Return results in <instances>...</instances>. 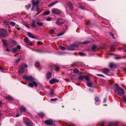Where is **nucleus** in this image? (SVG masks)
Segmentation results:
<instances>
[{
    "label": "nucleus",
    "instance_id": "f03ea898",
    "mask_svg": "<svg viewBox=\"0 0 126 126\" xmlns=\"http://www.w3.org/2000/svg\"><path fill=\"white\" fill-rule=\"evenodd\" d=\"M24 122L27 126H33L34 124L28 119L25 118L24 120Z\"/></svg>",
    "mask_w": 126,
    "mask_h": 126
},
{
    "label": "nucleus",
    "instance_id": "603ef678",
    "mask_svg": "<svg viewBox=\"0 0 126 126\" xmlns=\"http://www.w3.org/2000/svg\"><path fill=\"white\" fill-rule=\"evenodd\" d=\"M73 45L74 46V47H75H75H79V46L76 44H73Z\"/></svg>",
    "mask_w": 126,
    "mask_h": 126
},
{
    "label": "nucleus",
    "instance_id": "9d476101",
    "mask_svg": "<svg viewBox=\"0 0 126 126\" xmlns=\"http://www.w3.org/2000/svg\"><path fill=\"white\" fill-rule=\"evenodd\" d=\"M19 67L20 69H24L25 68L27 67V65L25 63H22L20 65Z\"/></svg>",
    "mask_w": 126,
    "mask_h": 126
},
{
    "label": "nucleus",
    "instance_id": "5fc2aeb1",
    "mask_svg": "<svg viewBox=\"0 0 126 126\" xmlns=\"http://www.w3.org/2000/svg\"><path fill=\"white\" fill-rule=\"evenodd\" d=\"M21 115V114H19V113H18L16 115V117H18L20 115Z\"/></svg>",
    "mask_w": 126,
    "mask_h": 126
},
{
    "label": "nucleus",
    "instance_id": "3c124183",
    "mask_svg": "<svg viewBox=\"0 0 126 126\" xmlns=\"http://www.w3.org/2000/svg\"><path fill=\"white\" fill-rule=\"evenodd\" d=\"M16 48H17V49H20L21 48V47L20 45H18L17 46Z\"/></svg>",
    "mask_w": 126,
    "mask_h": 126
},
{
    "label": "nucleus",
    "instance_id": "473e14b6",
    "mask_svg": "<svg viewBox=\"0 0 126 126\" xmlns=\"http://www.w3.org/2000/svg\"><path fill=\"white\" fill-rule=\"evenodd\" d=\"M110 36H112L113 39H115L114 35L113 33L111 32H110Z\"/></svg>",
    "mask_w": 126,
    "mask_h": 126
},
{
    "label": "nucleus",
    "instance_id": "a878e982",
    "mask_svg": "<svg viewBox=\"0 0 126 126\" xmlns=\"http://www.w3.org/2000/svg\"><path fill=\"white\" fill-rule=\"evenodd\" d=\"M52 68L55 69L56 70H57L59 69V67L58 66L55 65L52 66Z\"/></svg>",
    "mask_w": 126,
    "mask_h": 126
},
{
    "label": "nucleus",
    "instance_id": "f704fd0d",
    "mask_svg": "<svg viewBox=\"0 0 126 126\" xmlns=\"http://www.w3.org/2000/svg\"><path fill=\"white\" fill-rule=\"evenodd\" d=\"M50 13V12L49 11H48L44 12L43 14L44 15H47L49 14Z\"/></svg>",
    "mask_w": 126,
    "mask_h": 126
},
{
    "label": "nucleus",
    "instance_id": "864d4df0",
    "mask_svg": "<svg viewBox=\"0 0 126 126\" xmlns=\"http://www.w3.org/2000/svg\"><path fill=\"white\" fill-rule=\"evenodd\" d=\"M123 98L124 99V102H126V96H124Z\"/></svg>",
    "mask_w": 126,
    "mask_h": 126
},
{
    "label": "nucleus",
    "instance_id": "7ed1b4c3",
    "mask_svg": "<svg viewBox=\"0 0 126 126\" xmlns=\"http://www.w3.org/2000/svg\"><path fill=\"white\" fill-rule=\"evenodd\" d=\"M23 78L26 81H31L35 80L31 76H27L25 75L23 76Z\"/></svg>",
    "mask_w": 126,
    "mask_h": 126
},
{
    "label": "nucleus",
    "instance_id": "cd10ccee",
    "mask_svg": "<svg viewBox=\"0 0 126 126\" xmlns=\"http://www.w3.org/2000/svg\"><path fill=\"white\" fill-rule=\"evenodd\" d=\"M87 85L88 86L91 87L92 86V83L90 81H89L87 83Z\"/></svg>",
    "mask_w": 126,
    "mask_h": 126
},
{
    "label": "nucleus",
    "instance_id": "4be33fe9",
    "mask_svg": "<svg viewBox=\"0 0 126 126\" xmlns=\"http://www.w3.org/2000/svg\"><path fill=\"white\" fill-rule=\"evenodd\" d=\"M85 77L82 76H80L78 78V79L79 80H82L85 79Z\"/></svg>",
    "mask_w": 126,
    "mask_h": 126
},
{
    "label": "nucleus",
    "instance_id": "ddd939ff",
    "mask_svg": "<svg viewBox=\"0 0 126 126\" xmlns=\"http://www.w3.org/2000/svg\"><path fill=\"white\" fill-rule=\"evenodd\" d=\"M52 74L50 72H48L46 75V78L48 80L50 79L51 77Z\"/></svg>",
    "mask_w": 126,
    "mask_h": 126
},
{
    "label": "nucleus",
    "instance_id": "393cba45",
    "mask_svg": "<svg viewBox=\"0 0 126 126\" xmlns=\"http://www.w3.org/2000/svg\"><path fill=\"white\" fill-rule=\"evenodd\" d=\"M37 24L39 26H42L43 25V23L42 22L38 21L37 22Z\"/></svg>",
    "mask_w": 126,
    "mask_h": 126
},
{
    "label": "nucleus",
    "instance_id": "58836bf2",
    "mask_svg": "<svg viewBox=\"0 0 126 126\" xmlns=\"http://www.w3.org/2000/svg\"><path fill=\"white\" fill-rule=\"evenodd\" d=\"M10 24L12 26H14L16 25L15 23L14 22H11L10 23Z\"/></svg>",
    "mask_w": 126,
    "mask_h": 126
},
{
    "label": "nucleus",
    "instance_id": "e433bc0d",
    "mask_svg": "<svg viewBox=\"0 0 126 126\" xmlns=\"http://www.w3.org/2000/svg\"><path fill=\"white\" fill-rule=\"evenodd\" d=\"M55 28L52 29L50 30V32L51 34H53L55 30Z\"/></svg>",
    "mask_w": 126,
    "mask_h": 126
},
{
    "label": "nucleus",
    "instance_id": "9b49d317",
    "mask_svg": "<svg viewBox=\"0 0 126 126\" xmlns=\"http://www.w3.org/2000/svg\"><path fill=\"white\" fill-rule=\"evenodd\" d=\"M41 0H37L36 2H35L34 1H32V4L35 6H38V4L40 2Z\"/></svg>",
    "mask_w": 126,
    "mask_h": 126
},
{
    "label": "nucleus",
    "instance_id": "4468645a",
    "mask_svg": "<svg viewBox=\"0 0 126 126\" xmlns=\"http://www.w3.org/2000/svg\"><path fill=\"white\" fill-rule=\"evenodd\" d=\"M24 41L28 45H30L31 44V42L29 41L28 38L26 37L24 38Z\"/></svg>",
    "mask_w": 126,
    "mask_h": 126
},
{
    "label": "nucleus",
    "instance_id": "c756f323",
    "mask_svg": "<svg viewBox=\"0 0 126 126\" xmlns=\"http://www.w3.org/2000/svg\"><path fill=\"white\" fill-rule=\"evenodd\" d=\"M85 79L86 81H90L91 80L90 78L89 77L87 76L85 77Z\"/></svg>",
    "mask_w": 126,
    "mask_h": 126
},
{
    "label": "nucleus",
    "instance_id": "b1692460",
    "mask_svg": "<svg viewBox=\"0 0 126 126\" xmlns=\"http://www.w3.org/2000/svg\"><path fill=\"white\" fill-rule=\"evenodd\" d=\"M97 48V46L93 45L91 49L93 51H96V49Z\"/></svg>",
    "mask_w": 126,
    "mask_h": 126
},
{
    "label": "nucleus",
    "instance_id": "774afa93",
    "mask_svg": "<svg viewBox=\"0 0 126 126\" xmlns=\"http://www.w3.org/2000/svg\"><path fill=\"white\" fill-rule=\"evenodd\" d=\"M106 101V98H105L104 99V102H105Z\"/></svg>",
    "mask_w": 126,
    "mask_h": 126
},
{
    "label": "nucleus",
    "instance_id": "bf43d9fd",
    "mask_svg": "<svg viewBox=\"0 0 126 126\" xmlns=\"http://www.w3.org/2000/svg\"><path fill=\"white\" fill-rule=\"evenodd\" d=\"M39 6L38 5L37 6V7L36 8V11H37L39 10Z\"/></svg>",
    "mask_w": 126,
    "mask_h": 126
},
{
    "label": "nucleus",
    "instance_id": "69168bd1",
    "mask_svg": "<svg viewBox=\"0 0 126 126\" xmlns=\"http://www.w3.org/2000/svg\"><path fill=\"white\" fill-rule=\"evenodd\" d=\"M42 43L41 42H38L37 43V44L38 45H40L42 44Z\"/></svg>",
    "mask_w": 126,
    "mask_h": 126
},
{
    "label": "nucleus",
    "instance_id": "f257e3e1",
    "mask_svg": "<svg viewBox=\"0 0 126 126\" xmlns=\"http://www.w3.org/2000/svg\"><path fill=\"white\" fill-rule=\"evenodd\" d=\"M115 87V92L119 95L121 96L122 94H125L124 90L122 88L120 87L117 84H115L114 85Z\"/></svg>",
    "mask_w": 126,
    "mask_h": 126
},
{
    "label": "nucleus",
    "instance_id": "09e8293b",
    "mask_svg": "<svg viewBox=\"0 0 126 126\" xmlns=\"http://www.w3.org/2000/svg\"><path fill=\"white\" fill-rule=\"evenodd\" d=\"M35 6L33 4V5H32V11H33L34 10V8H35Z\"/></svg>",
    "mask_w": 126,
    "mask_h": 126
},
{
    "label": "nucleus",
    "instance_id": "1a4fd4ad",
    "mask_svg": "<svg viewBox=\"0 0 126 126\" xmlns=\"http://www.w3.org/2000/svg\"><path fill=\"white\" fill-rule=\"evenodd\" d=\"M19 110L21 112H25L26 111V108L23 106H21L19 108Z\"/></svg>",
    "mask_w": 126,
    "mask_h": 126
},
{
    "label": "nucleus",
    "instance_id": "f8f14e48",
    "mask_svg": "<svg viewBox=\"0 0 126 126\" xmlns=\"http://www.w3.org/2000/svg\"><path fill=\"white\" fill-rule=\"evenodd\" d=\"M95 104L96 105L99 104H100V102L99 101V98L98 97H95Z\"/></svg>",
    "mask_w": 126,
    "mask_h": 126
},
{
    "label": "nucleus",
    "instance_id": "2f4dec72",
    "mask_svg": "<svg viewBox=\"0 0 126 126\" xmlns=\"http://www.w3.org/2000/svg\"><path fill=\"white\" fill-rule=\"evenodd\" d=\"M59 48L61 49L62 50H65L66 49V48L65 47L61 46H59Z\"/></svg>",
    "mask_w": 126,
    "mask_h": 126
},
{
    "label": "nucleus",
    "instance_id": "4d7b16f0",
    "mask_svg": "<svg viewBox=\"0 0 126 126\" xmlns=\"http://www.w3.org/2000/svg\"><path fill=\"white\" fill-rule=\"evenodd\" d=\"M78 7L81 9L83 10V8L82 6H81L80 5V6H79Z\"/></svg>",
    "mask_w": 126,
    "mask_h": 126
},
{
    "label": "nucleus",
    "instance_id": "2eb2a0df",
    "mask_svg": "<svg viewBox=\"0 0 126 126\" xmlns=\"http://www.w3.org/2000/svg\"><path fill=\"white\" fill-rule=\"evenodd\" d=\"M58 1L57 0L55 1H54L51 3H50V4L48 5V7H51L56 4V3H58Z\"/></svg>",
    "mask_w": 126,
    "mask_h": 126
},
{
    "label": "nucleus",
    "instance_id": "c9c22d12",
    "mask_svg": "<svg viewBox=\"0 0 126 126\" xmlns=\"http://www.w3.org/2000/svg\"><path fill=\"white\" fill-rule=\"evenodd\" d=\"M79 70L77 69L76 68L74 70V72L75 73H79Z\"/></svg>",
    "mask_w": 126,
    "mask_h": 126
},
{
    "label": "nucleus",
    "instance_id": "20e7f679",
    "mask_svg": "<svg viewBox=\"0 0 126 126\" xmlns=\"http://www.w3.org/2000/svg\"><path fill=\"white\" fill-rule=\"evenodd\" d=\"M32 81V82L30 83L28 85L29 87H32L34 86L35 87H37L38 86V84L36 82L34 81Z\"/></svg>",
    "mask_w": 126,
    "mask_h": 126
},
{
    "label": "nucleus",
    "instance_id": "338daca9",
    "mask_svg": "<svg viewBox=\"0 0 126 126\" xmlns=\"http://www.w3.org/2000/svg\"><path fill=\"white\" fill-rule=\"evenodd\" d=\"M6 50L7 51H10V50L9 49V48H7L6 49Z\"/></svg>",
    "mask_w": 126,
    "mask_h": 126
},
{
    "label": "nucleus",
    "instance_id": "37998d69",
    "mask_svg": "<svg viewBox=\"0 0 126 126\" xmlns=\"http://www.w3.org/2000/svg\"><path fill=\"white\" fill-rule=\"evenodd\" d=\"M79 54L80 56H83L85 55L84 53L81 52L79 53Z\"/></svg>",
    "mask_w": 126,
    "mask_h": 126
},
{
    "label": "nucleus",
    "instance_id": "e2e57ef3",
    "mask_svg": "<svg viewBox=\"0 0 126 126\" xmlns=\"http://www.w3.org/2000/svg\"><path fill=\"white\" fill-rule=\"evenodd\" d=\"M0 70L3 71L4 70V69L2 68V67L0 66Z\"/></svg>",
    "mask_w": 126,
    "mask_h": 126
},
{
    "label": "nucleus",
    "instance_id": "79ce46f5",
    "mask_svg": "<svg viewBox=\"0 0 126 126\" xmlns=\"http://www.w3.org/2000/svg\"><path fill=\"white\" fill-rule=\"evenodd\" d=\"M0 30L2 31H4V32H5V33L7 32V31L6 29H4L1 28L0 29Z\"/></svg>",
    "mask_w": 126,
    "mask_h": 126
},
{
    "label": "nucleus",
    "instance_id": "39448f33",
    "mask_svg": "<svg viewBox=\"0 0 126 126\" xmlns=\"http://www.w3.org/2000/svg\"><path fill=\"white\" fill-rule=\"evenodd\" d=\"M45 123L49 125H51L53 124V121L51 120H48L45 121Z\"/></svg>",
    "mask_w": 126,
    "mask_h": 126
},
{
    "label": "nucleus",
    "instance_id": "bb28decb",
    "mask_svg": "<svg viewBox=\"0 0 126 126\" xmlns=\"http://www.w3.org/2000/svg\"><path fill=\"white\" fill-rule=\"evenodd\" d=\"M68 6L69 7V8L71 10L73 9V5L70 2L68 3Z\"/></svg>",
    "mask_w": 126,
    "mask_h": 126
},
{
    "label": "nucleus",
    "instance_id": "6e6d98bb",
    "mask_svg": "<svg viewBox=\"0 0 126 126\" xmlns=\"http://www.w3.org/2000/svg\"><path fill=\"white\" fill-rule=\"evenodd\" d=\"M121 58L119 57H115V59H119Z\"/></svg>",
    "mask_w": 126,
    "mask_h": 126
},
{
    "label": "nucleus",
    "instance_id": "0eeeda50",
    "mask_svg": "<svg viewBox=\"0 0 126 126\" xmlns=\"http://www.w3.org/2000/svg\"><path fill=\"white\" fill-rule=\"evenodd\" d=\"M59 82V80L58 79H52L49 81V83L51 84H53L54 83L56 82Z\"/></svg>",
    "mask_w": 126,
    "mask_h": 126
},
{
    "label": "nucleus",
    "instance_id": "a211bd4d",
    "mask_svg": "<svg viewBox=\"0 0 126 126\" xmlns=\"http://www.w3.org/2000/svg\"><path fill=\"white\" fill-rule=\"evenodd\" d=\"M68 49L69 50H73L75 49V47L73 45L69 46L68 47Z\"/></svg>",
    "mask_w": 126,
    "mask_h": 126
},
{
    "label": "nucleus",
    "instance_id": "c03bdc74",
    "mask_svg": "<svg viewBox=\"0 0 126 126\" xmlns=\"http://www.w3.org/2000/svg\"><path fill=\"white\" fill-rule=\"evenodd\" d=\"M12 43L13 45H16L17 44L16 42L14 41H13L12 42Z\"/></svg>",
    "mask_w": 126,
    "mask_h": 126
},
{
    "label": "nucleus",
    "instance_id": "a18cd8bd",
    "mask_svg": "<svg viewBox=\"0 0 126 126\" xmlns=\"http://www.w3.org/2000/svg\"><path fill=\"white\" fill-rule=\"evenodd\" d=\"M116 46L115 45H112L110 47L111 49H114L115 48Z\"/></svg>",
    "mask_w": 126,
    "mask_h": 126
},
{
    "label": "nucleus",
    "instance_id": "aec40b11",
    "mask_svg": "<svg viewBox=\"0 0 126 126\" xmlns=\"http://www.w3.org/2000/svg\"><path fill=\"white\" fill-rule=\"evenodd\" d=\"M109 67L111 68H114L116 67L115 65L112 63H110V64Z\"/></svg>",
    "mask_w": 126,
    "mask_h": 126
},
{
    "label": "nucleus",
    "instance_id": "f3484780",
    "mask_svg": "<svg viewBox=\"0 0 126 126\" xmlns=\"http://www.w3.org/2000/svg\"><path fill=\"white\" fill-rule=\"evenodd\" d=\"M27 33L30 37L33 38H35V37L30 32H28Z\"/></svg>",
    "mask_w": 126,
    "mask_h": 126
},
{
    "label": "nucleus",
    "instance_id": "a19ab883",
    "mask_svg": "<svg viewBox=\"0 0 126 126\" xmlns=\"http://www.w3.org/2000/svg\"><path fill=\"white\" fill-rule=\"evenodd\" d=\"M57 100V98H52L50 99V100L52 101H56Z\"/></svg>",
    "mask_w": 126,
    "mask_h": 126
},
{
    "label": "nucleus",
    "instance_id": "7c9ffc66",
    "mask_svg": "<svg viewBox=\"0 0 126 126\" xmlns=\"http://www.w3.org/2000/svg\"><path fill=\"white\" fill-rule=\"evenodd\" d=\"M24 69H20L19 70V73L22 74L24 72Z\"/></svg>",
    "mask_w": 126,
    "mask_h": 126
},
{
    "label": "nucleus",
    "instance_id": "5701e85b",
    "mask_svg": "<svg viewBox=\"0 0 126 126\" xmlns=\"http://www.w3.org/2000/svg\"><path fill=\"white\" fill-rule=\"evenodd\" d=\"M59 19H60V18H59L57 19V21H56V23L58 25H62V24L63 23V22L62 23H59Z\"/></svg>",
    "mask_w": 126,
    "mask_h": 126
},
{
    "label": "nucleus",
    "instance_id": "0e129e2a",
    "mask_svg": "<svg viewBox=\"0 0 126 126\" xmlns=\"http://www.w3.org/2000/svg\"><path fill=\"white\" fill-rule=\"evenodd\" d=\"M32 26L33 27H35V25L34 24V23H33L32 24Z\"/></svg>",
    "mask_w": 126,
    "mask_h": 126
},
{
    "label": "nucleus",
    "instance_id": "6e6552de",
    "mask_svg": "<svg viewBox=\"0 0 126 126\" xmlns=\"http://www.w3.org/2000/svg\"><path fill=\"white\" fill-rule=\"evenodd\" d=\"M8 34L7 32L4 33L1 32H0V36L4 37L7 36Z\"/></svg>",
    "mask_w": 126,
    "mask_h": 126
},
{
    "label": "nucleus",
    "instance_id": "dca6fc26",
    "mask_svg": "<svg viewBox=\"0 0 126 126\" xmlns=\"http://www.w3.org/2000/svg\"><path fill=\"white\" fill-rule=\"evenodd\" d=\"M104 124H102L101 125V126H104ZM108 126H117L113 122H111L110 123Z\"/></svg>",
    "mask_w": 126,
    "mask_h": 126
},
{
    "label": "nucleus",
    "instance_id": "052dcab7",
    "mask_svg": "<svg viewBox=\"0 0 126 126\" xmlns=\"http://www.w3.org/2000/svg\"><path fill=\"white\" fill-rule=\"evenodd\" d=\"M89 43V42L88 41H85L83 43L84 44H87L88 43Z\"/></svg>",
    "mask_w": 126,
    "mask_h": 126
},
{
    "label": "nucleus",
    "instance_id": "c85d7f7f",
    "mask_svg": "<svg viewBox=\"0 0 126 126\" xmlns=\"http://www.w3.org/2000/svg\"><path fill=\"white\" fill-rule=\"evenodd\" d=\"M12 50L14 53H15L17 50V49L16 47H14L12 49Z\"/></svg>",
    "mask_w": 126,
    "mask_h": 126
},
{
    "label": "nucleus",
    "instance_id": "412c9836",
    "mask_svg": "<svg viewBox=\"0 0 126 126\" xmlns=\"http://www.w3.org/2000/svg\"><path fill=\"white\" fill-rule=\"evenodd\" d=\"M102 71L104 73H107L109 72V70L108 69L105 68L102 70Z\"/></svg>",
    "mask_w": 126,
    "mask_h": 126
},
{
    "label": "nucleus",
    "instance_id": "72a5a7b5",
    "mask_svg": "<svg viewBox=\"0 0 126 126\" xmlns=\"http://www.w3.org/2000/svg\"><path fill=\"white\" fill-rule=\"evenodd\" d=\"M31 4H29L27 5V6H26V8L28 10L30 8V7H31Z\"/></svg>",
    "mask_w": 126,
    "mask_h": 126
},
{
    "label": "nucleus",
    "instance_id": "13d9d810",
    "mask_svg": "<svg viewBox=\"0 0 126 126\" xmlns=\"http://www.w3.org/2000/svg\"><path fill=\"white\" fill-rule=\"evenodd\" d=\"M51 18L48 17L47 18V20L48 21H50L51 20Z\"/></svg>",
    "mask_w": 126,
    "mask_h": 126
},
{
    "label": "nucleus",
    "instance_id": "de8ad7c7",
    "mask_svg": "<svg viewBox=\"0 0 126 126\" xmlns=\"http://www.w3.org/2000/svg\"><path fill=\"white\" fill-rule=\"evenodd\" d=\"M35 66L36 67H38L39 66V64L38 62H36V64H35Z\"/></svg>",
    "mask_w": 126,
    "mask_h": 126
},
{
    "label": "nucleus",
    "instance_id": "680f3d73",
    "mask_svg": "<svg viewBox=\"0 0 126 126\" xmlns=\"http://www.w3.org/2000/svg\"><path fill=\"white\" fill-rule=\"evenodd\" d=\"M63 34V33H60L59 34H58L57 35V36H61V35H62Z\"/></svg>",
    "mask_w": 126,
    "mask_h": 126
},
{
    "label": "nucleus",
    "instance_id": "4c0bfd02",
    "mask_svg": "<svg viewBox=\"0 0 126 126\" xmlns=\"http://www.w3.org/2000/svg\"><path fill=\"white\" fill-rule=\"evenodd\" d=\"M54 92V90L53 89H51L50 92V94L51 95H52L53 94Z\"/></svg>",
    "mask_w": 126,
    "mask_h": 126
},
{
    "label": "nucleus",
    "instance_id": "ea45409f",
    "mask_svg": "<svg viewBox=\"0 0 126 126\" xmlns=\"http://www.w3.org/2000/svg\"><path fill=\"white\" fill-rule=\"evenodd\" d=\"M6 40H2V41L3 42V44L5 45L6 46L7 44L6 42Z\"/></svg>",
    "mask_w": 126,
    "mask_h": 126
},
{
    "label": "nucleus",
    "instance_id": "49530a36",
    "mask_svg": "<svg viewBox=\"0 0 126 126\" xmlns=\"http://www.w3.org/2000/svg\"><path fill=\"white\" fill-rule=\"evenodd\" d=\"M96 75L99 76L104 77V75L101 74H96Z\"/></svg>",
    "mask_w": 126,
    "mask_h": 126
},
{
    "label": "nucleus",
    "instance_id": "423d86ee",
    "mask_svg": "<svg viewBox=\"0 0 126 126\" xmlns=\"http://www.w3.org/2000/svg\"><path fill=\"white\" fill-rule=\"evenodd\" d=\"M52 12L56 14H59L61 13L60 11L56 9H54L51 10Z\"/></svg>",
    "mask_w": 126,
    "mask_h": 126
},
{
    "label": "nucleus",
    "instance_id": "6ab92c4d",
    "mask_svg": "<svg viewBox=\"0 0 126 126\" xmlns=\"http://www.w3.org/2000/svg\"><path fill=\"white\" fill-rule=\"evenodd\" d=\"M5 99H8L11 100H13V98L10 96L9 95L5 97Z\"/></svg>",
    "mask_w": 126,
    "mask_h": 126
},
{
    "label": "nucleus",
    "instance_id": "8fccbe9b",
    "mask_svg": "<svg viewBox=\"0 0 126 126\" xmlns=\"http://www.w3.org/2000/svg\"><path fill=\"white\" fill-rule=\"evenodd\" d=\"M20 59L19 58H18V59H17L15 61V63H17L19 62L20 60Z\"/></svg>",
    "mask_w": 126,
    "mask_h": 126
}]
</instances>
